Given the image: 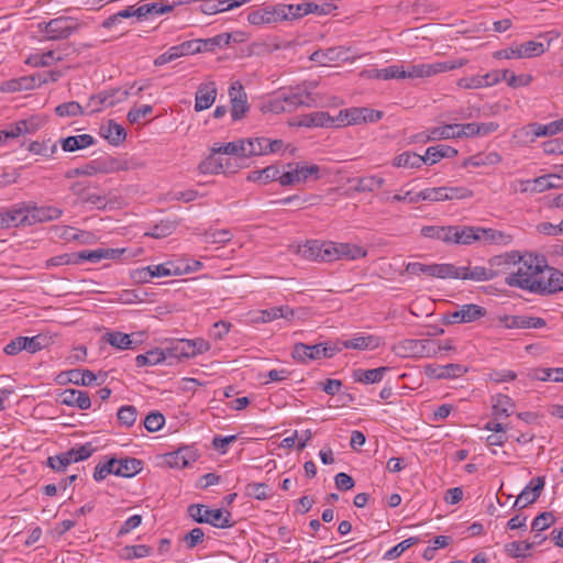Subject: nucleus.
Instances as JSON below:
<instances>
[{"mask_svg": "<svg viewBox=\"0 0 563 563\" xmlns=\"http://www.w3.org/2000/svg\"><path fill=\"white\" fill-rule=\"evenodd\" d=\"M518 268L516 272L510 273L505 283L510 287H518L530 291L531 284L537 283V278L547 267V261L543 256H521L520 262H517Z\"/></svg>", "mask_w": 563, "mask_h": 563, "instance_id": "f257e3e1", "label": "nucleus"}, {"mask_svg": "<svg viewBox=\"0 0 563 563\" xmlns=\"http://www.w3.org/2000/svg\"><path fill=\"white\" fill-rule=\"evenodd\" d=\"M450 243L468 245L481 239L489 242H503L507 244L510 236L494 229H483L467 225H450Z\"/></svg>", "mask_w": 563, "mask_h": 563, "instance_id": "f03ea898", "label": "nucleus"}, {"mask_svg": "<svg viewBox=\"0 0 563 563\" xmlns=\"http://www.w3.org/2000/svg\"><path fill=\"white\" fill-rule=\"evenodd\" d=\"M189 517L198 523H209L216 528H230L231 512L223 509H209L201 504H192L188 507Z\"/></svg>", "mask_w": 563, "mask_h": 563, "instance_id": "7ed1b4c3", "label": "nucleus"}, {"mask_svg": "<svg viewBox=\"0 0 563 563\" xmlns=\"http://www.w3.org/2000/svg\"><path fill=\"white\" fill-rule=\"evenodd\" d=\"M37 29L46 40L58 41L70 36L78 29V23L71 16H58L48 22L38 23Z\"/></svg>", "mask_w": 563, "mask_h": 563, "instance_id": "20e7f679", "label": "nucleus"}, {"mask_svg": "<svg viewBox=\"0 0 563 563\" xmlns=\"http://www.w3.org/2000/svg\"><path fill=\"white\" fill-rule=\"evenodd\" d=\"M530 291L539 295H550L563 290V273L556 268L547 265L537 278V283L531 284Z\"/></svg>", "mask_w": 563, "mask_h": 563, "instance_id": "39448f33", "label": "nucleus"}, {"mask_svg": "<svg viewBox=\"0 0 563 563\" xmlns=\"http://www.w3.org/2000/svg\"><path fill=\"white\" fill-rule=\"evenodd\" d=\"M71 192L82 205H91L98 209H106L107 196L99 190L97 185L89 181H76L70 186Z\"/></svg>", "mask_w": 563, "mask_h": 563, "instance_id": "423d86ee", "label": "nucleus"}, {"mask_svg": "<svg viewBox=\"0 0 563 563\" xmlns=\"http://www.w3.org/2000/svg\"><path fill=\"white\" fill-rule=\"evenodd\" d=\"M332 241L310 240L299 245L297 253L308 260L314 262H330V253Z\"/></svg>", "mask_w": 563, "mask_h": 563, "instance_id": "0eeeda50", "label": "nucleus"}, {"mask_svg": "<svg viewBox=\"0 0 563 563\" xmlns=\"http://www.w3.org/2000/svg\"><path fill=\"white\" fill-rule=\"evenodd\" d=\"M487 313L484 307L475 303L463 305L459 310L451 312L444 317V323H470L485 317Z\"/></svg>", "mask_w": 563, "mask_h": 563, "instance_id": "6e6552de", "label": "nucleus"}, {"mask_svg": "<svg viewBox=\"0 0 563 563\" xmlns=\"http://www.w3.org/2000/svg\"><path fill=\"white\" fill-rule=\"evenodd\" d=\"M129 90L121 89H110L98 95L91 96L89 102L87 104L88 108H91V112H98L101 110V107H113L117 103L124 101L129 96Z\"/></svg>", "mask_w": 563, "mask_h": 563, "instance_id": "1a4fd4ad", "label": "nucleus"}, {"mask_svg": "<svg viewBox=\"0 0 563 563\" xmlns=\"http://www.w3.org/2000/svg\"><path fill=\"white\" fill-rule=\"evenodd\" d=\"M229 97L231 100V117L234 121L241 120L250 107L247 96L240 81H234L229 88Z\"/></svg>", "mask_w": 563, "mask_h": 563, "instance_id": "9d476101", "label": "nucleus"}, {"mask_svg": "<svg viewBox=\"0 0 563 563\" xmlns=\"http://www.w3.org/2000/svg\"><path fill=\"white\" fill-rule=\"evenodd\" d=\"M125 169H128L126 164L113 157L91 161L88 164L81 166L82 176L89 177L97 174H110Z\"/></svg>", "mask_w": 563, "mask_h": 563, "instance_id": "9b49d317", "label": "nucleus"}, {"mask_svg": "<svg viewBox=\"0 0 563 563\" xmlns=\"http://www.w3.org/2000/svg\"><path fill=\"white\" fill-rule=\"evenodd\" d=\"M338 7L333 2L325 1L322 4L314 2H302L299 4H290L289 13L295 20L303 18L310 13L318 15H328L335 11Z\"/></svg>", "mask_w": 563, "mask_h": 563, "instance_id": "f8f14e48", "label": "nucleus"}, {"mask_svg": "<svg viewBox=\"0 0 563 563\" xmlns=\"http://www.w3.org/2000/svg\"><path fill=\"white\" fill-rule=\"evenodd\" d=\"M544 484L545 479L543 476L532 478L516 498L514 508L523 509L528 505L537 501L544 488Z\"/></svg>", "mask_w": 563, "mask_h": 563, "instance_id": "ddd939ff", "label": "nucleus"}, {"mask_svg": "<svg viewBox=\"0 0 563 563\" xmlns=\"http://www.w3.org/2000/svg\"><path fill=\"white\" fill-rule=\"evenodd\" d=\"M455 69L454 65H448L446 63H435V64H419L408 66L407 69H404L402 78H423L430 77L432 75L444 73L446 70Z\"/></svg>", "mask_w": 563, "mask_h": 563, "instance_id": "4468645a", "label": "nucleus"}, {"mask_svg": "<svg viewBox=\"0 0 563 563\" xmlns=\"http://www.w3.org/2000/svg\"><path fill=\"white\" fill-rule=\"evenodd\" d=\"M330 253V262L338 261L341 258L357 260L365 257L367 252L362 246L351 243H335L332 242Z\"/></svg>", "mask_w": 563, "mask_h": 563, "instance_id": "2eb2a0df", "label": "nucleus"}, {"mask_svg": "<svg viewBox=\"0 0 563 563\" xmlns=\"http://www.w3.org/2000/svg\"><path fill=\"white\" fill-rule=\"evenodd\" d=\"M218 90L214 81L199 85L195 96V110L197 112L209 109L216 101Z\"/></svg>", "mask_w": 563, "mask_h": 563, "instance_id": "dca6fc26", "label": "nucleus"}, {"mask_svg": "<svg viewBox=\"0 0 563 563\" xmlns=\"http://www.w3.org/2000/svg\"><path fill=\"white\" fill-rule=\"evenodd\" d=\"M57 401L68 407H76L81 410L89 409L91 400L89 394L79 389H66L58 395Z\"/></svg>", "mask_w": 563, "mask_h": 563, "instance_id": "f3484780", "label": "nucleus"}, {"mask_svg": "<svg viewBox=\"0 0 563 563\" xmlns=\"http://www.w3.org/2000/svg\"><path fill=\"white\" fill-rule=\"evenodd\" d=\"M467 372V368L461 364L448 365H428L426 366V374L435 379L456 378L461 377Z\"/></svg>", "mask_w": 563, "mask_h": 563, "instance_id": "a211bd4d", "label": "nucleus"}, {"mask_svg": "<svg viewBox=\"0 0 563 563\" xmlns=\"http://www.w3.org/2000/svg\"><path fill=\"white\" fill-rule=\"evenodd\" d=\"M29 225L36 222H45L56 220L62 216V210L51 206H27Z\"/></svg>", "mask_w": 563, "mask_h": 563, "instance_id": "6ab92c4d", "label": "nucleus"}, {"mask_svg": "<svg viewBox=\"0 0 563 563\" xmlns=\"http://www.w3.org/2000/svg\"><path fill=\"white\" fill-rule=\"evenodd\" d=\"M520 260L521 256L518 252H509L492 257L488 261V267L492 268L494 273H496L497 277L500 274H505L507 271H509L511 266L516 265L517 262H520Z\"/></svg>", "mask_w": 563, "mask_h": 563, "instance_id": "aec40b11", "label": "nucleus"}, {"mask_svg": "<svg viewBox=\"0 0 563 563\" xmlns=\"http://www.w3.org/2000/svg\"><path fill=\"white\" fill-rule=\"evenodd\" d=\"M560 132H562V128L559 120L550 122L549 124L531 123L521 130V133L526 136L532 135L531 142L537 137L551 136Z\"/></svg>", "mask_w": 563, "mask_h": 563, "instance_id": "412c9836", "label": "nucleus"}, {"mask_svg": "<svg viewBox=\"0 0 563 563\" xmlns=\"http://www.w3.org/2000/svg\"><path fill=\"white\" fill-rule=\"evenodd\" d=\"M321 343L314 345H307L305 343H296L291 356L300 363L308 361H316L321 358Z\"/></svg>", "mask_w": 563, "mask_h": 563, "instance_id": "4be33fe9", "label": "nucleus"}, {"mask_svg": "<svg viewBox=\"0 0 563 563\" xmlns=\"http://www.w3.org/2000/svg\"><path fill=\"white\" fill-rule=\"evenodd\" d=\"M496 277V273L488 266H462L461 279L473 282H487Z\"/></svg>", "mask_w": 563, "mask_h": 563, "instance_id": "5701e85b", "label": "nucleus"}, {"mask_svg": "<svg viewBox=\"0 0 563 563\" xmlns=\"http://www.w3.org/2000/svg\"><path fill=\"white\" fill-rule=\"evenodd\" d=\"M282 96L286 107L289 108L288 112H291L301 106L312 107L313 104V98L307 90L290 91L289 93H282Z\"/></svg>", "mask_w": 563, "mask_h": 563, "instance_id": "b1692460", "label": "nucleus"}, {"mask_svg": "<svg viewBox=\"0 0 563 563\" xmlns=\"http://www.w3.org/2000/svg\"><path fill=\"white\" fill-rule=\"evenodd\" d=\"M258 313L260 316L254 319L255 322H271L279 318L291 320L295 316L294 309L288 306L272 307L261 310Z\"/></svg>", "mask_w": 563, "mask_h": 563, "instance_id": "393cba45", "label": "nucleus"}, {"mask_svg": "<svg viewBox=\"0 0 563 563\" xmlns=\"http://www.w3.org/2000/svg\"><path fill=\"white\" fill-rule=\"evenodd\" d=\"M347 114H350L351 122L355 124L377 122L384 117L382 111L368 108H350Z\"/></svg>", "mask_w": 563, "mask_h": 563, "instance_id": "a878e982", "label": "nucleus"}, {"mask_svg": "<svg viewBox=\"0 0 563 563\" xmlns=\"http://www.w3.org/2000/svg\"><path fill=\"white\" fill-rule=\"evenodd\" d=\"M332 121V115L324 111L311 112L299 117L298 125L306 128H329L328 123Z\"/></svg>", "mask_w": 563, "mask_h": 563, "instance_id": "bb28decb", "label": "nucleus"}, {"mask_svg": "<svg viewBox=\"0 0 563 563\" xmlns=\"http://www.w3.org/2000/svg\"><path fill=\"white\" fill-rule=\"evenodd\" d=\"M96 143V140L90 134H80L75 136H68L60 140V145L65 152H75L89 147Z\"/></svg>", "mask_w": 563, "mask_h": 563, "instance_id": "cd10ccee", "label": "nucleus"}, {"mask_svg": "<svg viewBox=\"0 0 563 563\" xmlns=\"http://www.w3.org/2000/svg\"><path fill=\"white\" fill-rule=\"evenodd\" d=\"M287 167H294L296 178H298V184H303L309 179H319L320 178V167L316 164L307 165L305 163H289Z\"/></svg>", "mask_w": 563, "mask_h": 563, "instance_id": "c85d7f7f", "label": "nucleus"}, {"mask_svg": "<svg viewBox=\"0 0 563 563\" xmlns=\"http://www.w3.org/2000/svg\"><path fill=\"white\" fill-rule=\"evenodd\" d=\"M457 155V150L449 145L439 144L427 148L423 155L424 163L435 164L444 157H454Z\"/></svg>", "mask_w": 563, "mask_h": 563, "instance_id": "c756f323", "label": "nucleus"}, {"mask_svg": "<svg viewBox=\"0 0 563 563\" xmlns=\"http://www.w3.org/2000/svg\"><path fill=\"white\" fill-rule=\"evenodd\" d=\"M389 371L387 366H380L373 369H355L353 372V378L355 382L363 384H375L383 379L385 373Z\"/></svg>", "mask_w": 563, "mask_h": 563, "instance_id": "7c9ffc66", "label": "nucleus"}, {"mask_svg": "<svg viewBox=\"0 0 563 563\" xmlns=\"http://www.w3.org/2000/svg\"><path fill=\"white\" fill-rule=\"evenodd\" d=\"M379 345L380 339L375 335H361L342 342L343 347L354 350H375Z\"/></svg>", "mask_w": 563, "mask_h": 563, "instance_id": "2f4dec72", "label": "nucleus"}, {"mask_svg": "<svg viewBox=\"0 0 563 563\" xmlns=\"http://www.w3.org/2000/svg\"><path fill=\"white\" fill-rule=\"evenodd\" d=\"M142 461L135 457H125L117 460V476L132 477L142 471Z\"/></svg>", "mask_w": 563, "mask_h": 563, "instance_id": "473e14b6", "label": "nucleus"}, {"mask_svg": "<svg viewBox=\"0 0 563 563\" xmlns=\"http://www.w3.org/2000/svg\"><path fill=\"white\" fill-rule=\"evenodd\" d=\"M100 131L101 135L112 145L121 144L126 137L124 128L113 121H109L107 125H102Z\"/></svg>", "mask_w": 563, "mask_h": 563, "instance_id": "72a5a7b5", "label": "nucleus"}, {"mask_svg": "<svg viewBox=\"0 0 563 563\" xmlns=\"http://www.w3.org/2000/svg\"><path fill=\"white\" fill-rule=\"evenodd\" d=\"M448 198V187H438V188H427L413 197L409 198V203H416L420 200L427 201H446Z\"/></svg>", "mask_w": 563, "mask_h": 563, "instance_id": "f704fd0d", "label": "nucleus"}, {"mask_svg": "<svg viewBox=\"0 0 563 563\" xmlns=\"http://www.w3.org/2000/svg\"><path fill=\"white\" fill-rule=\"evenodd\" d=\"M391 350L400 357H419L420 342L416 339H406L394 344Z\"/></svg>", "mask_w": 563, "mask_h": 563, "instance_id": "c9c22d12", "label": "nucleus"}, {"mask_svg": "<svg viewBox=\"0 0 563 563\" xmlns=\"http://www.w3.org/2000/svg\"><path fill=\"white\" fill-rule=\"evenodd\" d=\"M67 376V380L81 386H90L97 380L98 376L93 374L89 369H71L64 374H60L58 377Z\"/></svg>", "mask_w": 563, "mask_h": 563, "instance_id": "e433bc0d", "label": "nucleus"}, {"mask_svg": "<svg viewBox=\"0 0 563 563\" xmlns=\"http://www.w3.org/2000/svg\"><path fill=\"white\" fill-rule=\"evenodd\" d=\"M515 402L503 394L493 397V415L496 417H509L514 412Z\"/></svg>", "mask_w": 563, "mask_h": 563, "instance_id": "4c0bfd02", "label": "nucleus"}, {"mask_svg": "<svg viewBox=\"0 0 563 563\" xmlns=\"http://www.w3.org/2000/svg\"><path fill=\"white\" fill-rule=\"evenodd\" d=\"M456 129L457 123L432 128L427 131L426 141L448 140L452 137H457L459 132L456 131Z\"/></svg>", "mask_w": 563, "mask_h": 563, "instance_id": "58836bf2", "label": "nucleus"}, {"mask_svg": "<svg viewBox=\"0 0 563 563\" xmlns=\"http://www.w3.org/2000/svg\"><path fill=\"white\" fill-rule=\"evenodd\" d=\"M167 358V354L163 349L155 347L147 351L145 354H139L135 357L136 366L143 367L146 365H156L164 362Z\"/></svg>", "mask_w": 563, "mask_h": 563, "instance_id": "ea45409f", "label": "nucleus"}, {"mask_svg": "<svg viewBox=\"0 0 563 563\" xmlns=\"http://www.w3.org/2000/svg\"><path fill=\"white\" fill-rule=\"evenodd\" d=\"M164 351L167 354V357H174V358L194 357V350H191V347H190L189 340H185V339L178 340V341L172 343V345Z\"/></svg>", "mask_w": 563, "mask_h": 563, "instance_id": "a19ab883", "label": "nucleus"}, {"mask_svg": "<svg viewBox=\"0 0 563 563\" xmlns=\"http://www.w3.org/2000/svg\"><path fill=\"white\" fill-rule=\"evenodd\" d=\"M424 164V158L413 152H404L394 158L393 165L396 167L419 168Z\"/></svg>", "mask_w": 563, "mask_h": 563, "instance_id": "79ce46f5", "label": "nucleus"}, {"mask_svg": "<svg viewBox=\"0 0 563 563\" xmlns=\"http://www.w3.org/2000/svg\"><path fill=\"white\" fill-rule=\"evenodd\" d=\"M242 141H243V157L267 154V146H265L267 139L257 137V139H247V140H242Z\"/></svg>", "mask_w": 563, "mask_h": 563, "instance_id": "37998d69", "label": "nucleus"}, {"mask_svg": "<svg viewBox=\"0 0 563 563\" xmlns=\"http://www.w3.org/2000/svg\"><path fill=\"white\" fill-rule=\"evenodd\" d=\"M27 206L20 208H13L7 212H3L5 220L8 221V228L18 225H29Z\"/></svg>", "mask_w": 563, "mask_h": 563, "instance_id": "c03bdc74", "label": "nucleus"}, {"mask_svg": "<svg viewBox=\"0 0 563 563\" xmlns=\"http://www.w3.org/2000/svg\"><path fill=\"white\" fill-rule=\"evenodd\" d=\"M103 340L108 342L110 345L121 350L134 347L133 341L131 340L130 335L119 331L107 332L103 335Z\"/></svg>", "mask_w": 563, "mask_h": 563, "instance_id": "a18cd8bd", "label": "nucleus"}, {"mask_svg": "<svg viewBox=\"0 0 563 563\" xmlns=\"http://www.w3.org/2000/svg\"><path fill=\"white\" fill-rule=\"evenodd\" d=\"M385 184L384 178L376 176L360 177L356 179L355 191L372 192L382 188Z\"/></svg>", "mask_w": 563, "mask_h": 563, "instance_id": "49530a36", "label": "nucleus"}, {"mask_svg": "<svg viewBox=\"0 0 563 563\" xmlns=\"http://www.w3.org/2000/svg\"><path fill=\"white\" fill-rule=\"evenodd\" d=\"M534 543L527 541H512L507 543L504 548L505 553L514 559L526 558L527 551H530L533 548Z\"/></svg>", "mask_w": 563, "mask_h": 563, "instance_id": "de8ad7c7", "label": "nucleus"}, {"mask_svg": "<svg viewBox=\"0 0 563 563\" xmlns=\"http://www.w3.org/2000/svg\"><path fill=\"white\" fill-rule=\"evenodd\" d=\"M450 225L448 227H437V225H426L421 229V234L429 239L440 240L444 243H450Z\"/></svg>", "mask_w": 563, "mask_h": 563, "instance_id": "09e8293b", "label": "nucleus"}, {"mask_svg": "<svg viewBox=\"0 0 563 563\" xmlns=\"http://www.w3.org/2000/svg\"><path fill=\"white\" fill-rule=\"evenodd\" d=\"M433 277L461 279V267L453 264H434Z\"/></svg>", "mask_w": 563, "mask_h": 563, "instance_id": "8fccbe9b", "label": "nucleus"}, {"mask_svg": "<svg viewBox=\"0 0 563 563\" xmlns=\"http://www.w3.org/2000/svg\"><path fill=\"white\" fill-rule=\"evenodd\" d=\"M521 58H530L540 56L545 52L543 43L537 41H528L518 45Z\"/></svg>", "mask_w": 563, "mask_h": 563, "instance_id": "3c124183", "label": "nucleus"}, {"mask_svg": "<svg viewBox=\"0 0 563 563\" xmlns=\"http://www.w3.org/2000/svg\"><path fill=\"white\" fill-rule=\"evenodd\" d=\"M404 76V67L391 65L383 69H373L371 70V77L376 79H394V78H402Z\"/></svg>", "mask_w": 563, "mask_h": 563, "instance_id": "603ef678", "label": "nucleus"}, {"mask_svg": "<svg viewBox=\"0 0 563 563\" xmlns=\"http://www.w3.org/2000/svg\"><path fill=\"white\" fill-rule=\"evenodd\" d=\"M340 58V51L338 48L318 49L310 55V60L319 63L320 65H327L330 62L338 60Z\"/></svg>", "mask_w": 563, "mask_h": 563, "instance_id": "864d4df0", "label": "nucleus"}, {"mask_svg": "<svg viewBox=\"0 0 563 563\" xmlns=\"http://www.w3.org/2000/svg\"><path fill=\"white\" fill-rule=\"evenodd\" d=\"M503 80L507 81V85L511 88L528 86L532 81L531 75H515L514 71L505 69L501 70Z\"/></svg>", "mask_w": 563, "mask_h": 563, "instance_id": "5fc2aeb1", "label": "nucleus"}, {"mask_svg": "<svg viewBox=\"0 0 563 563\" xmlns=\"http://www.w3.org/2000/svg\"><path fill=\"white\" fill-rule=\"evenodd\" d=\"M247 21L253 25H262L274 23V18L271 13L269 7H266L249 13Z\"/></svg>", "mask_w": 563, "mask_h": 563, "instance_id": "6e6d98bb", "label": "nucleus"}, {"mask_svg": "<svg viewBox=\"0 0 563 563\" xmlns=\"http://www.w3.org/2000/svg\"><path fill=\"white\" fill-rule=\"evenodd\" d=\"M205 242L211 244H224L232 240L233 234L227 229L206 231L203 234Z\"/></svg>", "mask_w": 563, "mask_h": 563, "instance_id": "4d7b16f0", "label": "nucleus"}, {"mask_svg": "<svg viewBox=\"0 0 563 563\" xmlns=\"http://www.w3.org/2000/svg\"><path fill=\"white\" fill-rule=\"evenodd\" d=\"M247 496L253 497L257 500H265L272 496L269 493L268 485L264 483H251L245 487Z\"/></svg>", "mask_w": 563, "mask_h": 563, "instance_id": "13d9d810", "label": "nucleus"}, {"mask_svg": "<svg viewBox=\"0 0 563 563\" xmlns=\"http://www.w3.org/2000/svg\"><path fill=\"white\" fill-rule=\"evenodd\" d=\"M57 145L51 140L38 142L34 141L29 145V151L36 155L51 156L56 152Z\"/></svg>", "mask_w": 563, "mask_h": 563, "instance_id": "bf43d9fd", "label": "nucleus"}, {"mask_svg": "<svg viewBox=\"0 0 563 563\" xmlns=\"http://www.w3.org/2000/svg\"><path fill=\"white\" fill-rule=\"evenodd\" d=\"M118 420L122 426L132 427L137 417V410L132 405L122 406L117 413Z\"/></svg>", "mask_w": 563, "mask_h": 563, "instance_id": "052dcab7", "label": "nucleus"}, {"mask_svg": "<svg viewBox=\"0 0 563 563\" xmlns=\"http://www.w3.org/2000/svg\"><path fill=\"white\" fill-rule=\"evenodd\" d=\"M419 342V357H431L442 352V345L435 340L422 339Z\"/></svg>", "mask_w": 563, "mask_h": 563, "instance_id": "680f3d73", "label": "nucleus"}, {"mask_svg": "<svg viewBox=\"0 0 563 563\" xmlns=\"http://www.w3.org/2000/svg\"><path fill=\"white\" fill-rule=\"evenodd\" d=\"M29 121L27 120H21L16 122L15 124L10 125L8 129L3 130V136L4 139H14L22 134L26 133H34L35 128L27 129Z\"/></svg>", "mask_w": 563, "mask_h": 563, "instance_id": "e2e57ef3", "label": "nucleus"}, {"mask_svg": "<svg viewBox=\"0 0 563 563\" xmlns=\"http://www.w3.org/2000/svg\"><path fill=\"white\" fill-rule=\"evenodd\" d=\"M55 112L59 117H77L84 114V109L78 102L69 101L57 106Z\"/></svg>", "mask_w": 563, "mask_h": 563, "instance_id": "0e129e2a", "label": "nucleus"}, {"mask_svg": "<svg viewBox=\"0 0 563 563\" xmlns=\"http://www.w3.org/2000/svg\"><path fill=\"white\" fill-rule=\"evenodd\" d=\"M115 465H117V459H110L106 463H102V464L99 463L95 467L93 478L99 482V481L104 479L110 474L117 475Z\"/></svg>", "mask_w": 563, "mask_h": 563, "instance_id": "69168bd1", "label": "nucleus"}, {"mask_svg": "<svg viewBox=\"0 0 563 563\" xmlns=\"http://www.w3.org/2000/svg\"><path fill=\"white\" fill-rule=\"evenodd\" d=\"M500 322L507 329H529L528 316H504Z\"/></svg>", "mask_w": 563, "mask_h": 563, "instance_id": "338daca9", "label": "nucleus"}, {"mask_svg": "<svg viewBox=\"0 0 563 563\" xmlns=\"http://www.w3.org/2000/svg\"><path fill=\"white\" fill-rule=\"evenodd\" d=\"M176 229V223L174 221H161L158 224H156L151 232L146 233L145 235L155 238V239H162L165 236L170 235Z\"/></svg>", "mask_w": 563, "mask_h": 563, "instance_id": "774afa93", "label": "nucleus"}]
</instances>
